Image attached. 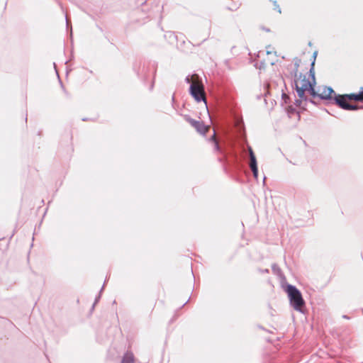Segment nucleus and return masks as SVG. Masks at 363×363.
<instances>
[{
    "label": "nucleus",
    "instance_id": "nucleus-1",
    "mask_svg": "<svg viewBox=\"0 0 363 363\" xmlns=\"http://www.w3.org/2000/svg\"><path fill=\"white\" fill-rule=\"evenodd\" d=\"M314 63L313 61L308 77L301 74L294 81L296 93L301 100L307 101L306 93L309 94L314 98L316 96V91L314 87L315 84L313 70Z\"/></svg>",
    "mask_w": 363,
    "mask_h": 363
},
{
    "label": "nucleus",
    "instance_id": "nucleus-2",
    "mask_svg": "<svg viewBox=\"0 0 363 363\" xmlns=\"http://www.w3.org/2000/svg\"><path fill=\"white\" fill-rule=\"evenodd\" d=\"M286 292L290 301V303L294 310L299 312H303V308L305 306V301L302 297L301 293L296 286L293 285H288Z\"/></svg>",
    "mask_w": 363,
    "mask_h": 363
},
{
    "label": "nucleus",
    "instance_id": "nucleus-3",
    "mask_svg": "<svg viewBox=\"0 0 363 363\" xmlns=\"http://www.w3.org/2000/svg\"><path fill=\"white\" fill-rule=\"evenodd\" d=\"M190 94L196 101L200 102L203 101L206 102L204 87L199 76L193 77V81L190 84Z\"/></svg>",
    "mask_w": 363,
    "mask_h": 363
},
{
    "label": "nucleus",
    "instance_id": "nucleus-4",
    "mask_svg": "<svg viewBox=\"0 0 363 363\" xmlns=\"http://www.w3.org/2000/svg\"><path fill=\"white\" fill-rule=\"evenodd\" d=\"M334 99L335 103L342 108L345 110H357L359 107L356 105H351L349 104V99L345 95H337L335 94Z\"/></svg>",
    "mask_w": 363,
    "mask_h": 363
},
{
    "label": "nucleus",
    "instance_id": "nucleus-5",
    "mask_svg": "<svg viewBox=\"0 0 363 363\" xmlns=\"http://www.w3.org/2000/svg\"><path fill=\"white\" fill-rule=\"evenodd\" d=\"M333 94H335L333 89L331 87L323 86L319 87L318 91H316V96L321 99H332Z\"/></svg>",
    "mask_w": 363,
    "mask_h": 363
},
{
    "label": "nucleus",
    "instance_id": "nucleus-6",
    "mask_svg": "<svg viewBox=\"0 0 363 363\" xmlns=\"http://www.w3.org/2000/svg\"><path fill=\"white\" fill-rule=\"evenodd\" d=\"M249 152H250V167L253 173V176L255 178H257L258 176V169H257V160L255 155L252 150L251 147H249Z\"/></svg>",
    "mask_w": 363,
    "mask_h": 363
},
{
    "label": "nucleus",
    "instance_id": "nucleus-7",
    "mask_svg": "<svg viewBox=\"0 0 363 363\" xmlns=\"http://www.w3.org/2000/svg\"><path fill=\"white\" fill-rule=\"evenodd\" d=\"M196 125L194 128L201 134L205 135L208 130L209 127L204 125L202 121H199L198 123H195Z\"/></svg>",
    "mask_w": 363,
    "mask_h": 363
},
{
    "label": "nucleus",
    "instance_id": "nucleus-8",
    "mask_svg": "<svg viewBox=\"0 0 363 363\" xmlns=\"http://www.w3.org/2000/svg\"><path fill=\"white\" fill-rule=\"evenodd\" d=\"M362 89H363V88ZM346 96L347 97V99H349V100L362 101H363V90H362L358 94H346Z\"/></svg>",
    "mask_w": 363,
    "mask_h": 363
},
{
    "label": "nucleus",
    "instance_id": "nucleus-9",
    "mask_svg": "<svg viewBox=\"0 0 363 363\" xmlns=\"http://www.w3.org/2000/svg\"><path fill=\"white\" fill-rule=\"evenodd\" d=\"M134 356L130 352H126L122 359V363H133Z\"/></svg>",
    "mask_w": 363,
    "mask_h": 363
},
{
    "label": "nucleus",
    "instance_id": "nucleus-10",
    "mask_svg": "<svg viewBox=\"0 0 363 363\" xmlns=\"http://www.w3.org/2000/svg\"><path fill=\"white\" fill-rule=\"evenodd\" d=\"M211 140L212 141H213V143H214V150L216 151H219L220 150V146H219V144H218V141L216 140V133H215L212 135V137L211 138Z\"/></svg>",
    "mask_w": 363,
    "mask_h": 363
},
{
    "label": "nucleus",
    "instance_id": "nucleus-11",
    "mask_svg": "<svg viewBox=\"0 0 363 363\" xmlns=\"http://www.w3.org/2000/svg\"><path fill=\"white\" fill-rule=\"evenodd\" d=\"M194 76H198V75H197V74H193L191 77H190V76H187V77H186V79H185V82H186V83H190V84H191V82H192V81H193V77H194Z\"/></svg>",
    "mask_w": 363,
    "mask_h": 363
},
{
    "label": "nucleus",
    "instance_id": "nucleus-12",
    "mask_svg": "<svg viewBox=\"0 0 363 363\" xmlns=\"http://www.w3.org/2000/svg\"><path fill=\"white\" fill-rule=\"evenodd\" d=\"M187 121H189V123L194 127L196 123H198L199 121H196L194 119H192V118H188Z\"/></svg>",
    "mask_w": 363,
    "mask_h": 363
},
{
    "label": "nucleus",
    "instance_id": "nucleus-13",
    "mask_svg": "<svg viewBox=\"0 0 363 363\" xmlns=\"http://www.w3.org/2000/svg\"><path fill=\"white\" fill-rule=\"evenodd\" d=\"M274 5H275V6H276L275 9H277V11H278L279 13H281V9L279 8V6L278 5H277L276 1L274 2Z\"/></svg>",
    "mask_w": 363,
    "mask_h": 363
},
{
    "label": "nucleus",
    "instance_id": "nucleus-14",
    "mask_svg": "<svg viewBox=\"0 0 363 363\" xmlns=\"http://www.w3.org/2000/svg\"><path fill=\"white\" fill-rule=\"evenodd\" d=\"M272 269L274 271L277 270V268H276V265H273Z\"/></svg>",
    "mask_w": 363,
    "mask_h": 363
},
{
    "label": "nucleus",
    "instance_id": "nucleus-15",
    "mask_svg": "<svg viewBox=\"0 0 363 363\" xmlns=\"http://www.w3.org/2000/svg\"><path fill=\"white\" fill-rule=\"evenodd\" d=\"M272 269L274 271L277 270V268H276V265H273Z\"/></svg>",
    "mask_w": 363,
    "mask_h": 363
},
{
    "label": "nucleus",
    "instance_id": "nucleus-16",
    "mask_svg": "<svg viewBox=\"0 0 363 363\" xmlns=\"http://www.w3.org/2000/svg\"><path fill=\"white\" fill-rule=\"evenodd\" d=\"M313 57H314V58H315V57H316V52H314V54H313Z\"/></svg>",
    "mask_w": 363,
    "mask_h": 363
},
{
    "label": "nucleus",
    "instance_id": "nucleus-17",
    "mask_svg": "<svg viewBox=\"0 0 363 363\" xmlns=\"http://www.w3.org/2000/svg\"><path fill=\"white\" fill-rule=\"evenodd\" d=\"M269 272L268 269L264 270V272Z\"/></svg>",
    "mask_w": 363,
    "mask_h": 363
}]
</instances>
